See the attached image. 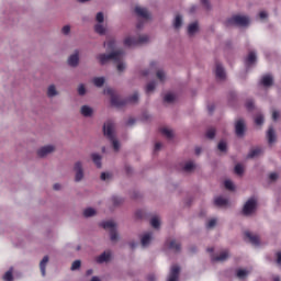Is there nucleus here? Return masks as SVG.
<instances>
[{"label": "nucleus", "instance_id": "1", "mask_svg": "<svg viewBox=\"0 0 281 281\" xmlns=\"http://www.w3.org/2000/svg\"><path fill=\"white\" fill-rule=\"evenodd\" d=\"M106 94L110 95L111 105L114 106V109H122L128 103L136 104V102L139 100V94L137 92H135L134 95L130 97L128 99H122L117 95V91L112 88H106Z\"/></svg>", "mask_w": 281, "mask_h": 281}, {"label": "nucleus", "instance_id": "2", "mask_svg": "<svg viewBox=\"0 0 281 281\" xmlns=\"http://www.w3.org/2000/svg\"><path fill=\"white\" fill-rule=\"evenodd\" d=\"M106 60H113L116 64V69L119 72H122L126 69V65H124V49L114 50L106 55Z\"/></svg>", "mask_w": 281, "mask_h": 281}, {"label": "nucleus", "instance_id": "3", "mask_svg": "<svg viewBox=\"0 0 281 281\" xmlns=\"http://www.w3.org/2000/svg\"><path fill=\"white\" fill-rule=\"evenodd\" d=\"M226 27L232 25H238L239 27H247L249 25V19L245 15H233L225 22Z\"/></svg>", "mask_w": 281, "mask_h": 281}, {"label": "nucleus", "instance_id": "4", "mask_svg": "<svg viewBox=\"0 0 281 281\" xmlns=\"http://www.w3.org/2000/svg\"><path fill=\"white\" fill-rule=\"evenodd\" d=\"M148 35H140L138 38L135 37H126L124 40L125 47H135V45H144L148 43Z\"/></svg>", "mask_w": 281, "mask_h": 281}, {"label": "nucleus", "instance_id": "5", "mask_svg": "<svg viewBox=\"0 0 281 281\" xmlns=\"http://www.w3.org/2000/svg\"><path fill=\"white\" fill-rule=\"evenodd\" d=\"M106 229L110 233V240L112 243H117L120 236L117 235V224L114 221H106Z\"/></svg>", "mask_w": 281, "mask_h": 281}, {"label": "nucleus", "instance_id": "6", "mask_svg": "<svg viewBox=\"0 0 281 281\" xmlns=\"http://www.w3.org/2000/svg\"><path fill=\"white\" fill-rule=\"evenodd\" d=\"M106 138L110 139L115 151L120 150V142L116 140L115 136L113 135V127L111 126V123L106 124Z\"/></svg>", "mask_w": 281, "mask_h": 281}, {"label": "nucleus", "instance_id": "7", "mask_svg": "<svg viewBox=\"0 0 281 281\" xmlns=\"http://www.w3.org/2000/svg\"><path fill=\"white\" fill-rule=\"evenodd\" d=\"M256 205H257L256 199H254V198L249 199L245 203L244 209H243L244 216H249V215L254 214V212L256 211Z\"/></svg>", "mask_w": 281, "mask_h": 281}, {"label": "nucleus", "instance_id": "8", "mask_svg": "<svg viewBox=\"0 0 281 281\" xmlns=\"http://www.w3.org/2000/svg\"><path fill=\"white\" fill-rule=\"evenodd\" d=\"M181 271V268L179 266L173 265L170 269L168 281H179V273Z\"/></svg>", "mask_w": 281, "mask_h": 281}, {"label": "nucleus", "instance_id": "9", "mask_svg": "<svg viewBox=\"0 0 281 281\" xmlns=\"http://www.w3.org/2000/svg\"><path fill=\"white\" fill-rule=\"evenodd\" d=\"M244 236L245 239H248L251 245H255V247H258V245H260V237H258L257 235H252L250 232H245Z\"/></svg>", "mask_w": 281, "mask_h": 281}, {"label": "nucleus", "instance_id": "10", "mask_svg": "<svg viewBox=\"0 0 281 281\" xmlns=\"http://www.w3.org/2000/svg\"><path fill=\"white\" fill-rule=\"evenodd\" d=\"M235 133L237 137H243L245 135V121L238 120L235 124Z\"/></svg>", "mask_w": 281, "mask_h": 281}, {"label": "nucleus", "instance_id": "11", "mask_svg": "<svg viewBox=\"0 0 281 281\" xmlns=\"http://www.w3.org/2000/svg\"><path fill=\"white\" fill-rule=\"evenodd\" d=\"M75 172H76L75 180L82 181V178L85 177V172L82 171V162L78 161L75 164Z\"/></svg>", "mask_w": 281, "mask_h": 281}, {"label": "nucleus", "instance_id": "12", "mask_svg": "<svg viewBox=\"0 0 281 281\" xmlns=\"http://www.w3.org/2000/svg\"><path fill=\"white\" fill-rule=\"evenodd\" d=\"M135 14H137L140 19H145L146 21L150 19V13H148L146 8L135 7Z\"/></svg>", "mask_w": 281, "mask_h": 281}, {"label": "nucleus", "instance_id": "13", "mask_svg": "<svg viewBox=\"0 0 281 281\" xmlns=\"http://www.w3.org/2000/svg\"><path fill=\"white\" fill-rule=\"evenodd\" d=\"M55 147L53 145H47L37 150L38 157H47L49 153H54Z\"/></svg>", "mask_w": 281, "mask_h": 281}, {"label": "nucleus", "instance_id": "14", "mask_svg": "<svg viewBox=\"0 0 281 281\" xmlns=\"http://www.w3.org/2000/svg\"><path fill=\"white\" fill-rule=\"evenodd\" d=\"M166 246L171 249L172 251L179 252L181 251V244L178 243L177 240L172 239V240H167L166 241Z\"/></svg>", "mask_w": 281, "mask_h": 281}, {"label": "nucleus", "instance_id": "15", "mask_svg": "<svg viewBox=\"0 0 281 281\" xmlns=\"http://www.w3.org/2000/svg\"><path fill=\"white\" fill-rule=\"evenodd\" d=\"M215 76L217 80H225V68H223V65L216 64L215 67Z\"/></svg>", "mask_w": 281, "mask_h": 281}, {"label": "nucleus", "instance_id": "16", "mask_svg": "<svg viewBox=\"0 0 281 281\" xmlns=\"http://www.w3.org/2000/svg\"><path fill=\"white\" fill-rule=\"evenodd\" d=\"M229 258V251L223 250L220 256L213 257V262H225Z\"/></svg>", "mask_w": 281, "mask_h": 281}, {"label": "nucleus", "instance_id": "17", "mask_svg": "<svg viewBox=\"0 0 281 281\" xmlns=\"http://www.w3.org/2000/svg\"><path fill=\"white\" fill-rule=\"evenodd\" d=\"M78 63H80V57H79V53L76 52L75 54L70 55V57L68 58V65H70V67H77Z\"/></svg>", "mask_w": 281, "mask_h": 281}, {"label": "nucleus", "instance_id": "18", "mask_svg": "<svg viewBox=\"0 0 281 281\" xmlns=\"http://www.w3.org/2000/svg\"><path fill=\"white\" fill-rule=\"evenodd\" d=\"M260 83L262 85V87H271V85H273V77L271 75H265L261 78Z\"/></svg>", "mask_w": 281, "mask_h": 281}, {"label": "nucleus", "instance_id": "19", "mask_svg": "<svg viewBox=\"0 0 281 281\" xmlns=\"http://www.w3.org/2000/svg\"><path fill=\"white\" fill-rule=\"evenodd\" d=\"M80 112L83 117H91L93 115V109L89 105H82Z\"/></svg>", "mask_w": 281, "mask_h": 281}, {"label": "nucleus", "instance_id": "20", "mask_svg": "<svg viewBox=\"0 0 281 281\" xmlns=\"http://www.w3.org/2000/svg\"><path fill=\"white\" fill-rule=\"evenodd\" d=\"M150 240H153V233L145 234L140 239L142 246L148 247V245H150Z\"/></svg>", "mask_w": 281, "mask_h": 281}, {"label": "nucleus", "instance_id": "21", "mask_svg": "<svg viewBox=\"0 0 281 281\" xmlns=\"http://www.w3.org/2000/svg\"><path fill=\"white\" fill-rule=\"evenodd\" d=\"M214 203L217 207H225V205H227L228 201H227V199H225L223 196H217V198H215Z\"/></svg>", "mask_w": 281, "mask_h": 281}, {"label": "nucleus", "instance_id": "22", "mask_svg": "<svg viewBox=\"0 0 281 281\" xmlns=\"http://www.w3.org/2000/svg\"><path fill=\"white\" fill-rule=\"evenodd\" d=\"M49 262V257L45 256L42 261L40 262V269L43 277H45V267H47V263Z\"/></svg>", "mask_w": 281, "mask_h": 281}, {"label": "nucleus", "instance_id": "23", "mask_svg": "<svg viewBox=\"0 0 281 281\" xmlns=\"http://www.w3.org/2000/svg\"><path fill=\"white\" fill-rule=\"evenodd\" d=\"M91 157L97 168H102V156H100L99 154H92Z\"/></svg>", "mask_w": 281, "mask_h": 281}, {"label": "nucleus", "instance_id": "24", "mask_svg": "<svg viewBox=\"0 0 281 281\" xmlns=\"http://www.w3.org/2000/svg\"><path fill=\"white\" fill-rule=\"evenodd\" d=\"M259 155H262V148L257 147V148L250 150L247 158L248 159H254V157H258Z\"/></svg>", "mask_w": 281, "mask_h": 281}, {"label": "nucleus", "instance_id": "25", "mask_svg": "<svg viewBox=\"0 0 281 281\" xmlns=\"http://www.w3.org/2000/svg\"><path fill=\"white\" fill-rule=\"evenodd\" d=\"M267 137L269 144H273V142H276V131L273 130V127H269Z\"/></svg>", "mask_w": 281, "mask_h": 281}, {"label": "nucleus", "instance_id": "26", "mask_svg": "<svg viewBox=\"0 0 281 281\" xmlns=\"http://www.w3.org/2000/svg\"><path fill=\"white\" fill-rule=\"evenodd\" d=\"M256 53L250 52L246 58V65L249 67L250 65H254L256 63Z\"/></svg>", "mask_w": 281, "mask_h": 281}, {"label": "nucleus", "instance_id": "27", "mask_svg": "<svg viewBox=\"0 0 281 281\" xmlns=\"http://www.w3.org/2000/svg\"><path fill=\"white\" fill-rule=\"evenodd\" d=\"M160 133L162 135H165V137H167V139H172V137H173L172 130H169L168 127H161Z\"/></svg>", "mask_w": 281, "mask_h": 281}, {"label": "nucleus", "instance_id": "28", "mask_svg": "<svg viewBox=\"0 0 281 281\" xmlns=\"http://www.w3.org/2000/svg\"><path fill=\"white\" fill-rule=\"evenodd\" d=\"M199 31V23H192L188 26V34L192 36V34H195V32Z\"/></svg>", "mask_w": 281, "mask_h": 281}, {"label": "nucleus", "instance_id": "29", "mask_svg": "<svg viewBox=\"0 0 281 281\" xmlns=\"http://www.w3.org/2000/svg\"><path fill=\"white\" fill-rule=\"evenodd\" d=\"M94 87H103L104 86V82H105V79L104 77H95L93 80H92Z\"/></svg>", "mask_w": 281, "mask_h": 281}, {"label": "nucleus", "instance_id": "30", "mask_svg": "<svg viewBox=\"0 0 281 281\" xmlns=\"http://www.w3.org/2000/svg\"><path fill=\"white\" fill-rule=\"evenodd\" d=\"M83 216L86 218H90V216H95V209L93 207H88L83 211Z\"/></svg>", "mask_w": 281, "mask_h": 281}, {"label": "nucleus", "instance_id": "31", "mask_svg": "<svg viewBox=\"0 0 281 281\" xmlns=\"http://www.w3.org/2000/svg\"><path fill=\"white\" fill-rule=\"evenodd\" d=\"M13 268H10V270H8L4 276L2 277V280L4 281H12L14 280V276L12 274Z\"/></svg>", "mask_w": 281, "mask_h": 281}, {"label": "nucleus", "instance_id": "32", "mask_svg": "<svg viewBox=\"0 0 281 281\" xmlns=\"http://www.w3.org/2000/svg\"><path fill=\"white\" fill-rule=\"evenodd\" d=\"M150 225L154 227V229H159V226L161 225V222H159V217L155 216L150 220Z\"/></svg>", "mask_w": 281, "mask_h": 281}, {"label": "nucleus", "instance_id": "33", "mask_svg": "<svg viewBox=\"0 0 281 281\" xmlns=\"http://www.w3.org/2000/svg\"><path fill=\"white\" fill-rule=\"evenodd\" d=\"M58 92L56 91V86L52 85L48 87L47 95L48 98H54V95H57Z\"/></svg>", "mask_w": 281, "mask_h": 281}, {"label": "nucleus", "instance_id": "34", "mask_svg": "<svg viewBox=\"0 0 281 281\" xmlns=\"http://www.w3.org/2000/svg\"><path fill=\"white\" fill-rule=\"evenodd\" d=\"M95 262H98V265H102V262H106V251H103L99 257H97Z\"/></svg>", "mask_w": 281, "mask_h": 281}, {"label": "nucleus", "instance_id": "35", "mask_svg": "<svg viewBox=\"0 0 281 281\" xmlns=\"http://www.w3.org/2000/svg\"><path fill=\"white\" fill-rule=\"evenodd\" d=\"M247 276H249V271L243 269L237 270V278H239V280H244Z\"/></svg>", "mask_w": 281, "mask_h": 281}, {"label": "nucleus", "instance_id": "36", "mask_svg": "<svg viewBox=\"0 0 281 281\" xmlns=\"http://www.w3.org/2000/svg\"><path fill=\"white\" fill-rule=\"evenodd\" d=\"M94 31L97 32V34H100L101 36L105 34L106 30L104 29V26H102V24H97L94 26Z\"/></svg>", "mask_w": 281, "mask_h": 281}, {"label": "nucleus", "instance_id": "37", "mask_svg": "<svg viewBox=\"0 0 281 281\" xmlns=\"http://www.w3.org/2000/svg\"><path fill=\"white\" fill-rule=\"evenodd\" d=\"M111 201H112L113 205H115V206L122 205V203H124V200L116 195L112 196Z\"/></svg>", "mask_w": 281, "mask_h": 281}, {"label": "nucleus", "instance_id": "38", "mask_svg": "<svg viewBox=\"0 0 281 281\" xmlns=\"http://www.w3.org/2000/svg\"><path fill=\"white\" fill-rule=\"evenodd\" d=\"M255 124L257 126H262V124H265V116H262V114L257 115L255 119Z\"/></svg>", "mask_w": 281, "mask_h": 281}, {"label": "nucleus", "instance_id": "39", "mask_svg": "<svg viewBox=\"0 0 281 281\" xmlns=\"http://www.w3.org/2000/svg\"><path fill=\"white\" fill-rule=\"evenodd\" d=\"M193 168H195L194 162L189 161L184 165L183 170L184 172H192Z\"/></svg>", "mask_w": 281, "mask_h": 281}, {"label": "nucleus", "instance_id": "40", "mask_svg": "<svg viewBox=\"0 0 281 281\" xmlns=\"http://www.w3.org/2000/svg\"><path fill=\"white\" fill-rule=\"evenodd\" d=\"M182 23H183V21L181 19V15H177L175 23H173V27H176V30H179V27H181Z\"/></svg>", "mask_w": 281, "mask_h": 281}, {"label": "nucleus", "instance_id": "41", "mask_svg": "<svg viewBox=\"0 0 281 281\" xmlns=\"http://www.w3.org/2000/svg\"><path fill=\"white\" fill-rule=\"evenodd\" d=\"M207 139H214L216 137V130L215 128H209L206 132Z\"/></svg>", "mask_w": 281, "mask_h": 281}, {"label": "nucleus", "instance_id": "42", "mask_svg": "<svg viewBox=\"0 0 281 281\" xmlns=\"http://www.w3.org/2000/svg\"><path fill=\"white\" fill-rule=\"evenodd\" d=\"M155 87H157V83H155V81L147 83L146 93H150V91H155Z\"/></svg>", "mask_w": 281, "mask_h": 281}, {"label": "nucleus", "instance_id": "43", "mask_svg": "<svg viewBox=\"0 0 281 281\" xmlns=\"http://www.w3.org/2000/svg\"><path fill=\"white\" fill-rule=\"evenodd\" d=\"M217 148L221 153H225V150H227V143L221 140L217 145Z\"/></svg>", "mask_w": 281, "mask_h": 281}, {"label": "nucleus", "instance_id": "44", "mask_svg": "<svg viewBox=\"0 0 281 281\" xmlns=\"http://www.w3.org/2000/svg\"><path fill=\"white\" fill-rule=\"evenodd\" d=\"M245 172V169L243 168V165H240V164H237L236 166H235V175H243Z\"/></svg>", "mask_w": 281, "mask_h": 281}, {"label": "nucleus", "instance_id": "45", "mask_svg": "<svg viewBox=\"0 0 281 281\" xmlns=\"http://www.w3.org/2000/svg\"><path fill=\"white\" fill-rule=\"evenodd\" d=\"M82 262L80 260H75L71 265V271H77L81 267Z\"/></svg>", "mask_w": 281, "mask_h": 281}, {"label": "nucleus", "instance_id": "46", "mask_svg": "<svg viewBox=\"0 0 281 281\" xmlns=\"http://www.w3.org/2000/svg\"><path fill=\"white\" fill-rule=\"evenodd\" d=\"M156 76H157L158 80H160V82H164V80H166V74L162 70H158L156 72Z\"/></svg>", "mask_w": 281, "mask_h": 281}, {"label": "nucleus", "instance_id": "47", "mask_svg": "<svg viewBox=\"0 0 281 281\" xmlns=\"http://www.w3.org/2000/svg\"><path fill=\"white\" fill-rule=\"evenodd\" d=\"M224 187L226 188V190H234V182H232V180H225L224 182Z\"/></svg>", "mask_w": 281, "mask_h": 281}, {"label": "nucleus", "instance_id": "48", "mask_svg": "<svg viewBox=\"0 0 281 281\" xmlns=\"http://www.w3.org/2000/svg\"><path fill=\"white\" fill-rule=\"evenodd\" d=\"M164 100H165V102L170 103V102H172V101L175 100V94H172V93H167V94L165 95Z\"/></svg>", "mask_w": 281, "mask_h": 281}, {"label": "nucleus", "instance_id": "49", "mask_svg": "<svg viewBox=\"0 0 281 281\" xmlns=\"http://www.w3.org/2000/svg\"><path fill=\"white\" fill-rule=\"evenodd\" d=\"M207 229H212V227H216V220H210L206 224Z\"/></svg>", "mask_w": 281, "mask_h": 281}, {"label": "nucleus", "instance_id": "50", "mask_svg": "<svg viewBox=\"0 0 281 281\" xmlns=\"http://www.w3.org/2000/svg\"><path fill=\"white\" fill-rule=\"evenodd\" d=\"M99 61L101 65H106V54L99 55Z\"/></svg>", "mask_w": 281, "mask_h": 281}, {"label": "nucleus", "instance_id": "51", "mask_svg": "<svg viewBox=\"0 0 281 281\" xmlns=\"http://www.w3.org/2000/svg\"><path fill=\"white\" fill-rule=\"evenodd\" d=\"M79 95H85L87 93V89L85 88V85H80L78 88Z\"/></svg>", "mask_w": 281, "mask_h": 281}, {"label": "nucleus", "instance_id": "52", "mask_svg": "<svg viewBox=\"0 0 281 281\" xmlns=\"http://www.w3.org/2000/svg\"><path fill=\"white\" fill-rule=\"evenodd\" d=\"M97 21H98V23H104V13H102V12H99L98 14H97Z\"/></svg>", "mask_w": 281, "mask_h": 281}, {"label": "nucleus", "instance_id": "53", "mask_svg": "<svg viewBox=\"0 0 281 281\" xmlns=\"http://www.w3.org/2000/svg\"><path fill=\"white\" fill-rule=\"evenodd\" d=\"M246 109H247L248 111L254 110V101L248 100V101L246 102Z\"/></svg>", "mask_w": 281, "mask_h": 281}, {"label": "nucleus", "instance_id": "54", "mask_svg": "<svg viewBox=\"0 0 281 281\" xmlns=\"http://www.w3.org/2000/svg\"><path fill=\"white\" fill-rule=\"evenodd\" d=\"M61 32H63V34H69V32H71V26L65 25V26L61 29Z\"/></svg>", "mask_w": 281, "mask_h": 281}, {"label": "nucleus", "instance_id": "55", "mask_svg": "<svg viewBox=\"0 0 281 281\" xmlns=\"http://www.w3.org/2000/svg\"><path fill=\"white\" fill-rule=\"evenodd\" d=\"M269 179H270V181H277L278 180V173H276V172L270 173Z\"/></svg>", "mask_w": 281, "mask_h": 281}, {"label": "nucleus", "instance_id": "56", "mask_svg": "<svg viewBox=\"0 0 281 281\" xmlns=\"http://www.w3.org/2000/svg\"><path fill=\"white\" fill-rule=\"evenodd\" d=\"M200 1L204 5V8H206V10H210V1L207 0H200Z\"/></svg>", "mask_w": 281, "mask_h": 281}, {"label": "nucleus", "instance_id": "57", "mask_svg": "<svg viewBox=\"0 0 281 281\" xmlns=\"http://www.w3.org/2000/svg\"><path fill=\"white\" fill-rule=\"evenodd\" d=\"M278 117H280V112L273 111L272 112V120L276 122V120H278Z\"/></svg>", "mask_w": 281, "mask_h": 281}, {"label": "nucleus", "instance_id": "58", "mask_svg": "<svg viewBox=\"0 0 281 281\" xmlns=\"http://www.w3.org/2000/svg\"><path fill=\"white\" fill-rule=\"evenodd\" d=\"M133 124H135V119L131 117L127 121V126H133Z\"/></svg>", "mask_w": 281, "mask_h": 281}, {"label": "nucleus", "instance_id": "59", "mask_svg": "<svg viewBox=\"0 0 281 281\" xmlns=\"http://www.w3.org/2000/svg\"><path fill=\"white\" fill-rule=\"evenodd\" d=\"M147 280H148V281H155V280H157V277H155V274H149V276L147 277Z\"/></svg>", "mask_w": 281, "mask_h": 281}, {"label": "nucleus", "instance_id": "60", "mask_svg": "<svg viewBox=\"0 0 281 281\" xmlns=\"http://www.w3.org/2000/svg\"><path fill=\"white\" fill-rule=\"evenodd\" d=\"M161 150V143H156L155 144V151Z\"/></svg>", "mask_w": 281, "mask_h": 281}, {"label": "nucleus", "instance_id": "61", "mask_svg": "<svg viewBox=\"0 0 281 281\" xmlns=\"http://www.w3.org/2000/svg\"><path fill=\"white\" fill-rule=\"evenodd\" d=\"M259 16H260V19H267V12L261 11V12L259 13Z\"/></svg>", "mask_w": 281, "mask_h": 281}, {"label": "nucleus", "instance_id": "62", "mask_svg": "<svg viewBox=\"0 0 281 281\" xmlns=\"http://www.w3.org/2000/svg\"><path fill=\"white\" fill-rule=\"evenodd\" d=\"M277 262L278 265L281 263V252H277Z\"/></svg>", "mask_w": 281, "mask_h": 281}, {"label": "nucleus", "instance_id": "63", "mask_svg": "<svg viewBox=\"0 0 281 281\" xmlns=\"http://www.w3.org/2000/svg\"><path fill=\"white\" fill-rule=\"evenodd\" d=\"M214 109H215V106L213 104L209 105L207 106L209 113H214Z\"/></svg>", "mask_w": 281, "mask_h": 281}, {"label": "nucleus", "instance_id": "64", "mask_svg": "<svg viewBox=\"0 0 281 281\" xmlns=\"http://www.w3.org/2000/svg\"><path fill=\"white\" fill-rule=\"evenodd\" d=\"M110 260H111V251L108 250L106 251V262H110Z\"/></svg>", "mask_w": 281, "mask_h": 281}]
</instances>
